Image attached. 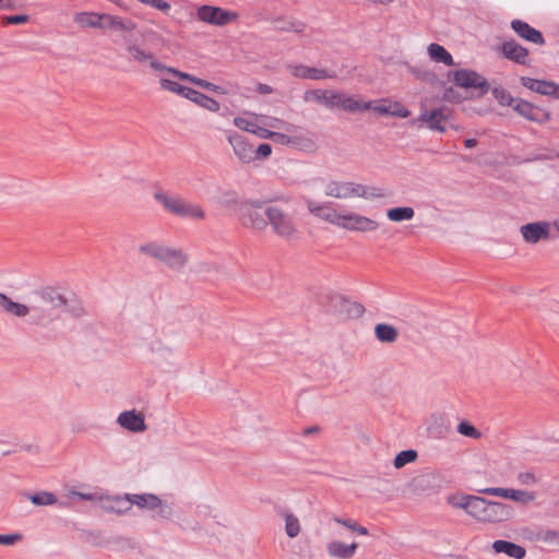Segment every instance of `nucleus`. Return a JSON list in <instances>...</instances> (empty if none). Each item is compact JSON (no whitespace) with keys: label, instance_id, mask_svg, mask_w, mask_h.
<instances>
[{"label":"nucleus","instance_id":"nucleus-15","mask_svg":"<svg viewBox=\"0 0 559 559\" xmlns=\"http://www.w3.org/2000/svg\"><path fill=\"white\" fill-rule=\"evenodd\" d=\"M521 235L528 243H537L549 238V224L547 222L528 223L521 226Z\"/></svg>","mask_w":559,"mask_h":559},{"label":"nucleus","instance_id":"nucleus-16","mask_svg":"<svg viewBox=\"0 0 559 559\" xmlns=\"http://www.w3.org/2000/svg\"><path fill=\"white\" fill-rule=\"evenodd\" d=\"M501 52L504 58L508 60H511L518 64L521 66H528L530 64V53L528 50L520 45L514 39H510L504 41L501 45Z\"/></svg>","mask_w":559,"mask_h":559},{"label":"nucleus","instance_id":"nucleus-33","mask_svg":"<svg viewBox=\"0 0 559 559\" xmlns=\"http://www.w3.org/2000/svg\"><path fill=\"white\" fill-rule=\"evenodd\" d=\"M531 539L548 546H559V531L539 530L534 533Z\"/></svg>","mask_w":559,"mask_h":559},{"label":"nucleus","instance_id":"nucleus-10","mask_svg":"<svg viewBox=\"0 0 559 559\" xmlns=\"http://www.w3.org/2000/svg\"><path fill=\"white\" fill-rule=\"evenodd\" d=\"M453 82L462 88H475L478 96H484L490 91L488 81L473 70L461 69L453 72Z\"/></svg>","mask_w":559,"mask_h":559},{"label":"nucleus","instance_id":"nucleus-56","mask_svg":"<svg viewBox=\"0 0 559 559\" xmlns=\"http://www.w3.org/2000/svg\"><path fill=\"white\" fill-rule=\"evenodd\" d=\"M272 132L273 131L267 130V129L257 124V127L253 129L252 134H254V135H257L258 138H261V139L270 140L271 135H272Z\"/></svg>","mask_w":559,"mask_h":559},{"label":"nucleus","instance_id":"nucleus-52","mask_svg":"<svg viewBox=\"0 0 559 559\" xmlns=\"http://www.w3.org/2000/svg\"><path fill=\"white\" fill-rule=\"evenodd\" d=\"M28 21H29V16L27 14H17V15H10V16L3 17L2 23L4 25L24 24V23H27Z\"/></svg>","mask_w":559,"mask_h":559},{"label":"nucleus","instance_id":"nucleus-2","mask_svg":"<svg viewBox=\"0 0 559 559\" xmlns=\"http://www.w3.org/2000/svg\"><path fill=\"white\" fill-rule=\"evenodd\" d=\"M153 197L154 200L159 203L167 213L171 215L193 221H202L205 218V211L200 204L165 192L164 190H156Z\"/></svg>","mask_w":559,"mask_h":559},{"label":"nucleus","instance_id":"nucleus-42","mask_svg":"<svg viewBox=\"0 0 559 559\" xmlns=\"http://www.w3.org/2000/svg\"><path fill=\"white\" fill-rule=\"evenodd\" d=\"M29 500L35 506H50L58 502L56 496L52 492L40 491L29 496Z\"/></svg>","mask_w":559,"mask_h":559},{"label":"nucleus","instance_id":"nucleus-59","mask_svg":"<svg viewBox=\"0 0 559 559\" xmlns=\"http://www.w3.org/2000/svg\"><path fill=\"white\" fill-rule=\"evenodd\" d=\"M270 127L272 128H285L287 131H290L294 126L290 124V123H287L281 119H277V118H273L272 121L270 122Z\"/></svg>","mask_w":559,"mask_h":559},{"label":"nucleus","instance_id":"nucleus-64","mask_svg":"<svg viewBox=\"0 0 559 559\" xmlns=\"http://www.w3.org/2000/svg\"><path fill=\"white\" fill-rule=\"evenodd\" d=\"M464 145L466 148L475 147L477 145V140L476 139H466L464 141Z\"/></svg>","mask_w":559,"mask_h":559},{"label":"nucleus","instance_id":"nucleus-43","mask_svg":"<svg viewBox=\"0 0 559 559\" xmlns=\"http://www.w3.org/2000/svg\"><path fill=\"white\" fill-rule=\"evenodd\" d=\"M285 532L290 538L296 537L300 532L299 520L293 513L285 514Z\"/></svg>","mask_w":559,"mask_h":559},{"label":"nucleus","instance_id":"nucleus-54","mask_svg":"<svg viewBox=\"0 0 559 559\" xmlns=\"http://www.w3.org/2000/svg\"><path fill=\"white\" fill-rule=\"evenodd\" d=\"M23 536L22 534H9V535H2L0 534V544L1 545H14L22 540Z\"/></svg>","mask_w":559,"mask_h":559},{"label":"nucleus","instance_id":"nucleus-23","mask_svg":"<svg viewBox=\"0 0 559 559\" xmlns=\"http://www.w3.org/2000/svg\"><path fill=\"white\" fill-rule=\"evenodd\" d=\"M358 548V544L352 543L349 545L343 542H331L326 546V551L330 557L337 559H350Z\"/></svg>","mask_w":559,"mask_h":559},{"label":"nucleus","instance_id":"nucleus-25","mask_svg":"<svg viewBox=\"0 0 559 559\" xmlns=\"http://www.w3.org/2000/svg\"><path fill=\"white\" fill-rule=\"evenodd\" d=\"M185 98L193 102L194 104H197V105L201 106L202 108L207 109L212 112H216L221 108L219 103L216 99H214L199 91H195L191 87L188 92V95Z\"/></svg>","mask_w":559,"mask_h":559},{"label":"nucleus","instance_id":"nucleus-32","mask_svg":"<svg viewBox=\"0 0 559 559\" xmlns=\"http://www.w3.org/2000/svg\"><path fill=\"white\" fill-rule=\"evenodd\" d=\"M389 195L388 191L383 188L379 187H369L357 183L356 186V197L364 199H383Z\"/></svg>","mask_w":559,"mask_h":559},{"label":"nucleus","instance_id":"nucleus-18","mask_svg":"<svg viewBox=\"0 0 559 559\" xmlns=\"http://www.w3.org/2000/svg\"><path fill=\"white\" fill-rule=\"evenodd\" d=\"M511 27L518 34L519 37L527 41H531L539 46L545 44V39L542 32L532 27L528 23L522 20H512Z\"/></svg>","mask_w":559,"mask_h":559},{"label":"nucleus","instance_id":"nucleus-7","mask_svg":"<svg viewBox=\"0 0 559 559\" xmlns=\"http://www.w3.org/2000/svg\"><path fill=\"white\" fill-rule=\"evenodd\" d=\"M237 158L243 164L255 160H264L272 154V147L267 143H261L257 148L241 134L230 133L227 138Z\"/></svg>","mask_w":559,"mask_h":559},{"label":"nucleus","instance_id":"nucleus-3","mask_svg":"<svg viewBox=\"0 0 559 559\" xmlns=\"http://www.w3.org/2000/svg\"><path fill=\"white\" fill-rule=\"evenodd\" d=\"M467 513L481 522L497 523L508 520L512 509L508 504L498 501H490L481 497L472 499L465 503Z\"/></svg>","mask_w":559,"mask_h":559},{"label":"nucleus","instance_id":"nucleus-4","mask_svg":"<svg viewBox=\"0 0 559 559\" xmlns=\"http://www.w3.org/2000/svg\"><path fill=\"white\" fill-rule=\"evenodd\" d=\"M264 214L267 218V225L271 226L272 231L277 237L286 241H293L299 238V230L294 216L281 205H266Z\"/></svg>","mask_w":559,"mask_h":559},{"label":"nucleus","instance_id":"nucleus-11","mask_svg":"<svg viewBox=\"0 0 559 559\" xmlns=\"http://www.w3.org/2000/svg\"><path fill=\"white\" fill-rule=\"evenodd\" d=\"M452 110L448 107L435 108L432 110H423L418 120L425 123L430 130L444 133L447 131V121L450 119Z\"/></svg>","mask_w":559,"mask_h":559},{"label":"nucleus","instance_id":"nucleus-61","mask_svg":"<svg viewBox=\"0 0 559 559\" xmlns=\"http://www.w3.org/2000/svg\"><path fill=\"white\" fill-rule=\"evenodd\" d=\"M257 92L263 95L272 94L274 92V88L271 85L259 83L257 85Z\"/></svg>","mask_w":559,"mask_h":559},{"label":"nucleus","instance_id":"nucleus-58","mask_svg":"<svg viewBox=\"0 0 559 559\" xmlns=\"http://www.w3.org/2000/svg\"><path fill=\"white\" fill-rule=\"evenodd\" d=\"M443 98L448 102H453V103H456V102H460L461 100V97L460 95L457 94V92L452 88V87H449L444 91V94H443Z\"/></svg>","mask_w":559,"mask_h":559},{"label":"nucleus","instance_id":"nucleus-31","mask_svg":"<svg viewBox=\"0 0 559 559\" xmlns=\"http://www.w3.org/2000/svg\"><path fill=\"white\" fill-rule=\"evenodd\" d=\"M100 16V13L81 12L74 15V22L82 27L99 28L102 26Z\"/></svg>","mask_w":559,"mask_h":559},{"label":"nucleus","instance_id":"nucleus-26","mask_svg":"<svg viewBox=\"0 0 559 559\" xmlns=\"http://www.w3.org/2000/svg\"><path fill=\"white\" fill-rule=\"evenodd\" d=\"M129 501L131 504L139 507L140 509L156 510L160 504V499L153 493H130Z\"/></svg>","mask_w":559,"mask_h":559},{"label":"nucleus","instance_id":"nucleus-27","mask_svg":"<svg viewBox=\"0 0 559 559\" xmlns=\"http://www.w3.org/2000/svg\"><path fill=\"white\" fill-rule=\"evenodd\" d=\"M374 336L380 343L391 344L397 341L399 331L391 324L378 323L374 326Z\"/></svg>","mask_w":559,"mask_h":559},{"label":"nucleus","instance_id":"nucleus-57","mask_svg":"<svg viewBox=\"0 0 559 559\" xmlns=\"http://www.w3.org/2000/svg\"><path fill=\"white\" fill-rule=\"evenodd\" d=\"M333 521L338 523V524H342L343 526L347 527L348 530L350 531H355L356 526H357V522L354 521V520H350V519H342V518H333Z\"/></svg>","mask_w":559,"mask_h":559},{"label":"nucleus","instance_id":"nucleus-6","mask_svg":"<svg viewBox=\"0 0 559 559\" xmlns=\"http://www.w3.org/2000/svg\"><path fill=\"white\" fill-rule=\"evenodd\" d=\"M139 251L175 271L183 269L188 263V254L183 250L154 241L141 245Z\"/></svg>","mask_w":559,"mask_h":559},{"label":"nucleus","instance_id":"nucleus-24","mask_svg":"<svg viewBox=\"0 0 559 559\" xmlns=\"http://www.w3.org/2000/svg\"><path fill=\"white\" fill-rule=\"evenodd\" d=\"M100 24L99 28H110V29H119V31H126L131 32L135 28V23L131 20H123L116 15H110L103 13L100 16Z\"/></svg>","mask_w":559,"mask_h":559},{"label":"nucleus","instance_id":"nucleus-22","mask_svg":"<svg viewBox=\"0 0 559 559\" xmlns=\"http://www.w3.org/2000/svg\"><path fill=\"white\" fill-rule=\"evenodd\" d=\"M492 549L496 554H506L514 559H524L526 556V549L523 546L503 539L495 540Z\"/></svg>","mask_w":559,"mask_h":559},{"label":"nucleus","instance_id":"nucleus-51","mask_svg":"<svg viewBox=\"0 0 559 559\" xmlns=\"http://www.w3.org/2000/svg\"><path fill=\"white\" fill-rule=\"evenodd\" d=\"M518 480L521 485H524V486H532V485H535L537 481L536 476L532 472L519 473Z\"/></svg>","mask_w":559,"mask_h":559},{"label":"nucleus","instance_id":"nucleus-28","mask_svg":"<svg viewBox=\"0 0 559 559\" xmlns=\"http://www.w3.org/2000/svg\"><path fill=\"white\" fill-rule=\"evenodd\" d=\"M173 75L182 80V81H188L199 87H202L204 90H207V91H211V92H215V93H222L224 94L223 90L221 86L218 85H215L211 82H207L205 80H202V79H199L194 75H191L189 73H186V72H182V71H173Z\"/></svg>","mask_w":559,"mask_h":559},{"label":"nucleus","instance_id":"nucleus-47","mask_svg":"<svg viewBox=\"0 0 559 559\" xmlns=\"http://www.w3.org/2000/svg\"><path fill=\"white\" fill-rule=\"evenodd\" d=\"M343 97V92L335 91V90H329V93L326 95L324 107L328 109H340L341 99Z\"/></svg>","mask_w":559,"mask_h":559},{"label":"nucleus","instance_id":"nucleus-17","mask_svg":"<svg viewBox=\"0 0 559 559\" xmlns=\"http://www.w3.org/2000/svg\"><path fill=\"white\" fill-rule=\"evenodd\" d=\"M356 182L350 181H330L324 188V193L336 199H352L356 198Z\"/></svg>","mask_w":559,"mask_h":559},{"label":"nucleus","instance_id":"nucleus-60","mask_svg":"<svg viewBox=\"0 0 559 559\" xmlns=\"http://www.w3.org/2000/svg\"><path fill=\"white\" fill-rule=\"evenodd\" d=\"M370 109L374 110L376 112H378L380 115H391V107L382 105V104L373 105V103L371 102Z\"/></svg>","mask_w":559,"mask_h":559},{"label":"nucleus","instance_id":"nucleus-37","mask_svg":"<svg viewBox=\"0 0 559 559\" xmlns=\"http://www.w3.org/2000/svg\"><path fill=\"white\" fill-rule=\"evenodd\" d=\"M129 497L130 493H126L124 497H114L110 499V504L107 507V510L118 514L129 511L132 507L131 501H129Z\"/></svg>","mask_w":559,"mask_h":559},{"label":"nucleus","instance_id":"nucleus-30","mask_svg":"<svg viewBox=\"0 0 559 559\" xmlns=\"http://www.w3.org/2000/svg\"><path fill=\"white\" fill-rule=\"evenodd\" d=\"M428 53L429 57L436 62H440L445 66H454V61L451 53L439 44L431 43L428 46Z\"/></svg>","mask_w":559,"mask_h":559},{"label":"nucleus","instance_id":"nucleus-19","mask_svg":"<svg viewBox=\"0 0 559 559\" xmlns=\"http://www.w3.org/2000/svg\"><path fill=\"white\" fill-rule=\"evenodd\" d=\"M520 81L523 86L535 93L546 96L559 97L558 85L555 82L532 79L528 76H522Z\"/></svg>","mask_w":559,"mask_h":559},{"label":"nucleus","instance_id":"nucleus-9","mask_svg":"<svg viewBox=\"0 0 559 559\" xmlns=\"http://www.w3.org/2000/svg\"><path fill=\"white\" fill-rule=\"evenodd\" d=\"M197 16L200 21L215 26H225L239 19V14L235 11H228L219 7L207 4L198 8Z\"/></svg>","mask_w":559,"mask_h":559},{"label":"nucleus","instance_id":"nucleus-45","mask_svg":"<svg viewBox=\"0 0 559 559\" xmlns=\"http://www.w3.org/2000/svg\"><path fill=\"white\" fill-rule=\"evenodd\" d=\"M457 432L464 437H468L475 440L481 438V432L467 420H462L457 425Z\"/></svg>","mask_w":559,"mask_h":559},{"label":"nucleus","instance_id":"nucleus-20","mask_svg":"<svg viewBox=\"0 0 559 559\" xmlns=\"http://www.w3.org/2000/svg\"><path fill=\"white\" fill-rule=\"evenodd\" d=\"M117 421L122 428L132 432H142L146 429L144 415L134 409L122 412Z\"/></svg>","mask_w":559,"mask_h":559},{"label":"nucleus","instance_id":"nucleus-14","mask_svg":"<svg viewBox=\"0 0 559 559\" xmlns=\"http://www.w3.org/2000/svg\"><path fill=\"white\" fill-rule=\"evenodd\" d=\"M288 72L297 79L320 81L324 79H335L334 72H329L324 69L308 67L305 64H288Z\"/></svg>","mask_w":559,"mask_h":559},{"label":"nucleus","instance_id":"nucleus-55","mask_svg":"<svg viewBox=\"0 0 559 559\" xmlns=\"http://www.w3.org/2000/svg\"><path fill=\"white\" fill-rule=\"evenodd\" d=\"M394 109H391V115L400 118H407L411 116V111L402 106L400 103L394 104Z\"/></svg>","mask_w":559,"mask_h":559},{"label":"nucleus","instance_id":"nucleus-34","mask_svg":"<svg viewBox=\"0 0 559 559\" xmlns=\"http://www.w3.org/2000/svg\"><path fill=\"white\" fill-rule=\"evenodd\" d=\"M415 211L411 206L393 207L388 210L386 216L392 222L409 221L414 217Z\"/></svg>","mask_w":559,"mask_h":559},{"label":"nucleus","instance_id":"nucleus-12","mask_svg":"<svg viewBox=\"0 0 559 559\" xmlns=\"http://www.w3.org/2000/svg\"><path fill=\"white\" fill-rule=\"evenodd\" d=\"M513 109L521 117L539 124H544L551 119V114L548 110L522 98L516 99V104L513 105Z\"/></svg>","mask_w":559,"mask_h":559},{"label":"nucleus","instance_id":"nucleus-46","mask_svg":"<svg viewBox=\"0 0 559 559\" xmlns=\"http://www.w3.org/2000/svg\"><path fill=\"white\" fill-rule=\"evenodd\" d=\"M418 454L415 450H405L397 453L394 459V467L401 468L407 463H412L417 459Z\"/></svg>","mask_w":559,"mask_h":559},{"label":"nucleus","instance_id":"nucleus-13","mask_svg":"<svg viewBox=\"0 0 559 559\" xmlns=\"http://www.w3.org/2000/svg\"><path fill=\"white\" fill-rule=\"evenodd\" d=\"M340 227L347 230L367 233L378 229L379 223L360 214L349 212L343 214L342 222H340Z\"/></svg>","mask_w":559,"mask_h":559},{"label":"nucleus","instance_id":"nucleus-1","mask_svg":"<svg viewBox=\"0 0 559 559\" xmlns=\"http://www.w3.org/2000/svg\"><path fill=\"white\" fill-rule=\"evenodd\" d=\"M66 308H68L66 297L51 287L37 292L31 306L15 302L0 293V309L19 318L29 314V322L41 328L60 319V313Z\"/></svg>","mask_w":559,"mask_h":559},{"label":"nucleus","instance_id":"nucleus-39","mask_svg":"<svg viewBox=\"0 0 559 559\" xmlns=\"http://www.w3.org/2000/svg\"><path fill=\"white\" fill-rule=\"evenodd\" d=\"M493 97L497 99V102L502 106H512L516 104L518 98H513L509 91H507L502 86H496L491 91Z\"/></svg>","mask_w":559,"mask_h":559},{"label":"nucleus","instance_id":"nucleus-48","mask_svg":"<svg viewBox=\"0 0 559 559\" xmlns=\"http://www.w3.org/2000/svg\"><path fill=\"white\" fill-rule=\"evenodd\" d=\"M534 500H535V495L533 492L515 489L513 501L522 503V504H527Z\"/></svg>","mask_w":559,"mask_h":559},{"label":"nucleus","instance_id":"nucleus-49","mask_svg":"<svg viewBox=\"0 0 559 559\" xmlns=\"http://www.w3.org/2000/svg\"><path fill=\"white\" fill-rule=\"evenodd\" d=\"M234 124L238 129H240L242 131H246V132H249V133H252L253 129L257 127V123H254L252 121H249V120H247L246 118H242V117L234 118Z\"/></svg>","mask_w":559,"mask_h":559},{"label":"nucleus","instance_id":"nucleus-5","mask_svg":"<svg viewBox=\"0 0 559 559\" xmlns=\"http://www.w3.org/2000/svg\"><path fill=\"white\" fill-rule=\"evenodd\" d=\"M236 197L235 193H233ZM234 202L236 204V213L242 226L253 230L262 231L267 226V218L264 214L263 202L260 200H240L233 198L226 201L227 204Z\"/></svg>","mask_w":559,"mask_h":559},{"label":"nucleus","instance_id":"nucleus-8","mask_svg":"<svg viewBox=\"0 0 559 559\" xmlns=\"http://www.w3.org/2000/svg\"><path fill=\"white\" fill-rule=\"evenodd\" d=\"M124 48L128 53V59L132 62L141 66L147 64L152 70L157 72L173 74V71H177L175 68L162 63L151 50L134 40L124 38Z\"/></svg>","mask_w":559,"mask_h":559},{"label":"nucleus","instance_id":"nucleus-21","mask_svg":"<svg viewBox=\"0 0 559 559\" xmlns=\"http://www.w3.org/2000/svg\"><path fill=\"white\" fill-rule=\"evenodd\" d=\"M307 207L311 214L318 216L333 225L340 227V222H342V213H338L334 209H331L326 205H321L312 200L307 201Z\"/></svg>","mask_w":559,"mask_h":559},{"label":"nucleus","instance_id":"nucleus-63","mask_svg":"<svg viewBox=\"0 0 559 559\" xmlns=\"http://www.w3.org/2000/svg\"><path fill=\"white\" fill-rule=\"evenodd\" d=\"M70 497H79L80 499L86 500V501H90V500L94 499V495H92V493H83V492H79V491H71L70 492Z\"/></svg>","mask_w":559,"mask_h":559},{"label":"nucleus","instance_id":"nucleus-50","mask_svg":"<svg viewBox=\"0 0 559 559\" xmlns=\"http://www.w3.org/2000/svg\"><path fill=\"white\" fill-rule=\"evenodd\" d=\"M476 499V496H461V497H450L449 502L451 506L455 508L463 509L467 512V508L464 507L467 501Z\"/></svg>","mask_w":559,"mask_h":559},{"label":"nucleus","instance_id":"nucleus-40","mask_svg":"<svg viewBox=\"0 0 559 559\" xmlns=\"http://www.w3.org/2000/svg\"><path fill=\"white\" fill-rule=\"evenodd\" d=\"M328 93H329V90H322V88L308 90L304 93L302 98L307 103L312 102V103L324 106Z\"/></svg>","mask_w":559,"mask_h":559},{"label":"nucleus","instance_id":"nucleus-29","mask_svg":"<svg viewBox=\"0 0 559 559\" xmlns=\"http://www.w3.org/2000/svg\"><path fill=\"white\" fill-rule=\"evenodd\" d=\"M340 105V109L353 114L358 111L370 110L371 108V102H360L355 97L346 96L345 93H343V97L341 99Z\"/></svg>","mask_w":559,"mask_h":559},{"label":"nucleus","instance_id":"nucleus-36","mask_svg":"<svg viewBox=\"0 0 559 559\" xmlns=\"http://www.w3.org/2000/svg\"><path fill=\"white\" fill-rule=\"evenodd\" d=\"M408 71L418 80L428 83L433 84L437 82L438 78L436 73L430 71L428 68L424 66H408Z\"/></svg>","mask_w":559,"mask_h":559},{"label":"nucleus","instance_id":"nucleus-35","mask_svg":"<svg viewBox=\"0 0 559 559\" xmlns=\"http://www.w3.org/2000/svg\"><path fill=\"white\" fill-rule=\"evenodd\" d=\"M334 300L341 308L340 312L345 311L347 317H360L364 312V308L360 305L352 302L348 299L335 297Z\"/></svg>","mask_w":559,"mask_h":559},{"label":"nucleus","instance_id":"nucleus-53","mask_svg":"<svg viewBox=\"0 0 559 559\" xmlns=\"http://www.w3.org/2000/svg\"><path fill=\"white\" fill-rule=\"evenodd\" d=\"M156 510H157V516L160 519L168 520L173 515L171 507L167 503H164L162 500H160V504L156 508Z\"/></svg>","mask_w":559,"mask_h":559},{"label":"nucleus","instance_id":"nucleus-41","mask_svg":"<svg viewBox=\"0 0 559 559\" xmlns=\"http://www.w3.org/2000/svg\"><path fill=\"white\" fill-rule=\"evenodd\" d=\"M159 85L163 90L178 94L182 97H186L190 90V87L183 86V85H181L175 81L168 80V79H160Z\"/></svg>","mask_w":559,"mask_h":559},{"label":"nucleus","instance_id":"nucleus-44","mask_svg":"<svg viewBox=\"0 0 559 559\" xmlns=\"http://www.w3.org/2000/svg\"><path fill=\"white\" fill-rule=\"evenodd\" d=\"M270 140H272V141H274V142H276L278 144H282V145H294V146H296V145H299L304 141V138H301V136H290V135H287L285 133L273 131Z\"/></svg>","mask_w":559,"mask_h":559},{"label":"nucleus","instance_id":"nucleus-62","mask_svg":"<svg viewBox=\"0 0 559 559\" xmlns=\"http://www.w3.org/2000/svg\"><path fill=\"white\" fill-rule=\"evenodd\" d=\"M68 311L71 312L76 318L82 317L83 314H85V310L80 305L72 306V307L68 308Z\"/></svg>","mask_w":559,"mask_h":559},{"label":"nucleus","instance_id":"nucleus-38","mask_svg":"<svg viewBox=\"0 0 559 559\" xmlns=\"http://www.w3.org/2000/svg\"><path fill=\"white\" fill-rule=\"evenodd\" d=\"M477 492L489 495V496H496L504 499H510L513 501L515 489L512 488H500V487H488V488H480L477 489Z\"/></svg>","mask_w":559,"mask_h":559}]
</instances>
